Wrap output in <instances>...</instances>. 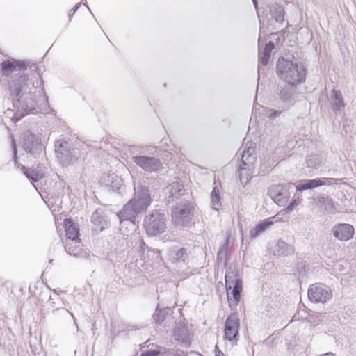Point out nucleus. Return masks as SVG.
Masks as SVG:
<instances>
[{
  "instance_id": "obj_1",
  "label": "nucleus",
  "mask_w": 356,
  "mask_h": 356,
  "mask_svg": "<svg viewBox=\"0 0 356 356\" xmlns=\"http://www.w3.org/2000/svg\"><path fill=\"white\" fill-rule=\"evenodd\" d=\"M33 74H24L13 78L9 83L10 95L15 97L17 108L24 112H30L35 108L36 101L33 92L34 89Z\"/></svg>"
},
{
  "instance_id": "obj_2",
  "label": "nucleus",
  "mask_w": 356,
  "mask_h": 356,
  "mask_svg": "<svg viewBox=\"0 0 356 356\" xmlns=\"http://www.w3.org/2000/svg\"><path fill=\"white\" fill-rule=\"evenodd\" d=\"M277 70L278 76L286 83L297 84L305 79V69L296 60L290 61L280 58L277 61Z\"/></svg>"
},
{
  "instance_id": "obj_3",
  "label": "nucleus",
  "mask_w": 356,
  "mask_h": 356,
  "mask_svg": "<svg viewBox=\"0 0 356 356\" xmlns=\"http://www.w3.org/2000/svg\"><path fill=\"white\" fill-rule=\"evenodd\" d=\"M165 215L159 210L150 211L144 218V227L148 236H154L165 232L166 226Z\"/></svg>"
},
{
  "instance_id": "obj_4",
  "label": "nucleus",
  "mask_w": 356,
  "mask_h": 356,
  "mask_svg": "<svg viewBox=\"0 0 356 356\" xmlns=\"http://www.w3.org/2000/svg\"><path fill=\"white\" fill-rule=\"evenodd\" d=\"M149 207V204L132 197L118 213L120 224L128 222L134 225L136 216L145 212Z\"/></svg>"
},
{
  "instance_id": "obj_5",
  "label": "nucleus",
  "mask_w": 356,
  "mask_h": 356,
  "mask_svg": "<svg viewBox=\"0 0 356 356\" xmlns=\"http://www.w3.org/2000/svg\"><path fill=\"white\" fill-rule=\"evenodd\" d=\"M236 277V274L231 269L227 270L225 274V287L227 299L230 305H232V302H234V306L238 305L243 289V280Z\"/></svg>"
},
{
  "instance_id": "obj_6",
  "label": "nucleus",
  "mask_w": 356,
  "mask_h": 356,
  "mask_svg": "<svg viewBox=\"0 0 356 356\" xmlns=\"http://www.w3.org/2000/svg\"><path fill=\"white\" fill-rule=\"evenodd\" d=\"M193 206L186 200L181 201L171 211L172 223L177 227L188 225L192 219Z\"/></svg>"
},
{
  "instance_id": "obj_7",
  "label": "nucleus",
  "mask_w": 356,
  "mask_h": 356,
  "mask_svg": "<svg viewBox=\"0 0 356 356\" xmlns=\"http://www.w3.org/2000/svg\"><path fill=\"white\" fill-rule=\"evenodd\" d=\"M19 146L26 153L35 157L41 154L44 149L41 136L29 131H26L22 134Z\"/></svg>"
},
{
  "instance_id": "obj_8",
  "label": "nucleus",
  "mask_w": 356,
  "mask_h": 356,
  "mask_svg": "<svg viewBox=\"0 0 356 356\" xmlns=\"http://www.w3.org/2000/svg\"><path fill=\"white\" fill-rule=\"evenodd\" d=\"M56 154L64 165L72 164L78 158L79 151L77 149H71L67 141H56L54 144Z\"/></svg>"
},
{
  "instance_id": "obj_9",
  "label": "nucleus",
  "mask_w": 356,
  "mask_h": 356,
  "mask_svg": "<svg viewBox=\"0 0 356 356\" xmlns=\"http://www.w3.org/2000/svg\"><path fill=\"white\" fill-rule=\"evenodd\" d=\"M308 298L312 302L325 303L332 298V291L327 285L312 284L308 289Z\"/></svg>"
},
{
  "instance_id": "obj_10",
  "label": "nucleus",
  "mask_w": 356,
  "mask_h": 356,
  "mask_svg": "<svg viewBox=\"0 0 356 356\" xmlns=\"http://www.w3.org/2000/svg\"><path fill=\"white\" fill-rule=\"evenodd\" d=\"M132 160L138 166L147 172H158L163 168L161 160L154 156H134Z\"/></svg>"
},
{
  "instance_id": "obj_11",
  "label": "nucleus",
  "mask_w": 356,
  "mask_h": 356,
  "mask_svg": "<svg viewBox=\"0 0 356 356\" xmlns=\"http://www.w3.org/2000/svg\"><path fill=\"white\" fill-rule=\"evenodd\" d=\"M268 194L279 206L284 205L291 197L289 186L284 184L271 186L268 189Z\"/></svg>"
},
{
  "instance_id": "obj_12",
  "label": "nucleus",
  "mask_w": 356,
  "mask_h": 356,
  "mask_svg": "<svg viewBox=\"0 0 356 356\" xmlns=\"http://www.w3.org/2000/svg\"><path fill=\"white\" fill-rule=\"evenodd\" d=\"M354 227L347 223H339L333 226L332 233L334 238L340 241H348L350 240L354 234Z\"/></svg>"
},
{
  "instance_id": "obj_13",
  "label": "nucleus",
  "mask_w": 356,
  "mask_h": 356,
  "mask_svg": "<svg viewBox=\"0 0 356 356\" xmlns=\"http://www.w3.org/2000/svg\"><path fill=\"white\" fill-rule=\"evenodd\" d=\"M2 74L5 76H10L15 72L25 71L27 69L26 63L23 61L15 59L3 60L1 64Z\"/></svg>"
},
{
  "instance_id": "obj_14",
  "label": "nucleus",
  "mask_w": 356,
  "mask_h": 356,
  "mask_svg": "<svg viewBox=\"0 0 356 356\" xmlns=\"http://www.w3.org/2000/svg\"><path fill=\"white\" fill-rule=\"evenodd\" d=\"M239 322L237 317L234 315H230L225 321V336L228 341L235 339L238 332Z\"/></svg>"
},
{
  "instance_id": "obj_15",
  "label": "nucleus",
  "mask_w": 356,
  "mask_h": 356,
  "mask_svg": "<svg viewBox=\"0 0 356 356\" xmlns=\"http://www.w3.org/2000/svg\"><path fill=\"white\" fill-rule=\"evenodd\" d=\"M174 334L175 339L179 341L181 346L189 347L191 345V334L187 325L184 323H178L175 330Z\"/></svg>"
},
{
  "instance_id": "obj_16",
  "label": "nucleus",
  "mask_w": 356,
  "mask_h": 356,
  "mask_svg": "<svg viewBox=\"0 0 356 356\" xmlns=\"http://www.w3.org/2000/svg\"><path fill=\"white\" fill-rule=\"evenodd\" d=\"M188 258V253L185 248H172L168 252V259L177 266L185 264Z\"/></svg>"
},
{
  "instance_id": "obj_17",
  "label": "nucleus",
  "mask_w": 356,
  "mask_h": 356,
  "mask_svg": "<svg viewBox=\"0 0 356 356\" xmlns=\"http://www.w3.org/2000/svg\"><path fill=\"white\" fill-rule=\"evenodd\" d=\"M134 198L141 200L149 205L151 204L152 197L147 186L141 181H138L137 183L134 182Z\"/></svg>"
},
{
  "instance_id": "obj_18",
  "label": "nucleus",
  "mask_w": 356,
  "mask_h": 356,
  "mask_svg": "<svg viewBox=\"0 0 356 356\" xmlns=\"http://www.w3.org/2000/svg\"><path fill=\"white\" fill-rule=\"evenodd\" d=\"M296 85L283 82L278 86L277 94L282 102H288L292 100L296 92Z\"/></svg>"
},
{
  "instance_id": "obj_19",
  "label": "nucleus",
  "mask_w": 356,
  "mask_h": 356,
  "mask_svg": "<svg viewBox=\"0 0 356 356\" xmlns=\"http://www.w3.org/2000/svg\"><path fill=\"white\" fill-rule=\"evenodd\" d=\"M264 46V51L262 55H259V67H258V73L259 74L261 72V65L265 66L268 64V60L270 56V52L274 49V44L270 41L268 44H264L261 41V38L259 36L258 40V49L259 51H261V47Z\"/></svg>"
},
{
  "instance_id": "obj_20",
  "label": "nucleus",
  "mask_w": 356,
  "mask_h": 356,
  "mask_svg": "<svg viewBox=\"0 0 356 356\" xmlns=\"http://www.w3.org/2000/svg\"><path fill=\"white\" fill-rule=\"evenodd\" d=\"M254 144L251 142L247 143L244 147V150L241 156V163L243 165L252 167L256 160Z\"/></svg>"
},
{
  "instance_id": "obj_21",
  "label": "nucleus",
  "mask_w": 356,
  "mask_h": 356,
  "mask_svg": "<svg viewBox=\"0 0 356 356\" xmlns=\"http://www.w3.org/2000/svg\"><path fill=\"white\" fill-rule=\"evenodd\" d=\"M327 161L326 155L324 154H312L305 159L306 167L317 170L324 166Z\"/></svg>"
},
{
  "instance_id": "obj_22",
  "label": "nucleus",
  "mask_w": 356,
  "mask_h": 356,
  "mask_svg": "<svg viewBox=\"0 0 356 356\" xmlns=\"http://www.w3.org/2000/svg\"><path fill=\"white\" fill-rule=\"evenodd\" d=\"M64 225L66 232L67 239L72 241V243H80L79 230L75 223L70 219H65Z\"/></svg>"
},
{
  "instance_id": "obj_23",
  "label": "nucleus",
  "mask_w": 356,
  "mask_h": 356,
  "mask_svg": "<svg viewBox=\"0 0 356 356\" xmlns=\"http://www.w3.org/2000/svg\"><path fill=\"white\" fill-rule=\"evenodd\" d=\"M184 192V186L181 183H180L178 179H176L175 181H172V183L167 186L165 188V195H168V198H176L182 195Z\"/></svg>"
},
{
  "instance_id": "obj_24",
  "label": "nucleus",
  "mask_w": 356,
  "mask_h": 356,
  "mask_svg": "<svg viewBox=\"0 0 356 356\" xmlns=\"http://www.w3.org/2000/svg\"><path fill=\"white\" fill-rule=\"evenodd\" d=\"M101 181L106 186L110 187L113 191L118 190L122 185V180L115 174L109 173L104 175Z\"/></svg>"
},
{
  "instance_id": "obj_25",
  "label": "nucleus",
  "mask_w": 356,
  "mask_h": 356,
  "mask_svg": "<svg viewBox=\"0 0 356 356\" xmlns=\"http://www.w3.org/2000/svg\"><path fill=\"white\" fill-rule=\"evenodd\" d=\"M91 221L100 231H102L108 225V222L101 209H97L92 213Z\"/></svg>"
},
{
  "instance_id": "obj_26",
  "label": "nucleus",
  "mask_w": 356,
  "mask_h": 356,
  "mask_svg": "<svg viewBox=\"0 0 356 356\" xmlns=\"http://www.w3.org/2000/svg\"><path fill=\"white\" fill-rule=\"evenodd\" d=\"M332 108L334 111H341L345 107L343 98L339 91L333 90L330 95Z\"/></svg>"
},
{
  "instance_id": "obj_27",
  "label": "nucleus",
  "mask_w": 356,
  "mask_h": 356,
  "mask_svg": "<svg viewBox=\"0 0 356 356\" xmlns=\"http://www.w3.org/2000/svg\"><path fill=\"white\" fill-rule=\"evenodd\" d=\"M273 224V222L270 220V218L262 220L261 222H259L250 229V237L252 238L257 237L263 232H264L267 229H268Z\"/></svg>"
},
{
  "instance_id": "obj_28",
  "label": "nucleus",
  "mask_w": 356,
  "mask_h": 356,
  "mask_svg": "<svg viewBox=\"0 0 356 356\" xmlns=\"http://www.w3.org/2000/svg\"><path fill=\"white\" fill-rule=\"evenodd\" d=\"M316 206L324 211L332 213L334 210L333 202L328 197L318 195L316 198Z\"/></svg>"
},
{
  "instance_id": "obj_29",
  "label": "nucleus",
  "mask_w": 356,
  "mask_h": 356,
  "mask_svg": "<svg viewBox=\"0 0 356 356\" xmlns=\"http://www.w3.org/2000/svg\"><path fill=\"white\" fill-rule=\"evenodd\" d=\"M270 13L271 17L279 24H282L284 21V10L277 4H273L270 7Z\"/></svg>"
},
{
  "instance_id": "obj_30",
  "label": "nucleus",
  "mask_w": 356,
  "mask_h": 356,
  "mask_svg": "<svg viewBox=\"0 0 356 356\" xmlns=\"http://www.w3.org/2000/svg\"><path fill=\"white\" fill-rule=\"evenodd\" d=\"M254 169V165L252 167L240 165L238 168L239 179L241 184H245L251 177L252 170Z\"/></svg>"
},
{
  "instance_id": "obj_31",
  "label": "nucleus",
  "mask_w": 356,
  "mask_h": 356,
  "mask_svg": "<svg viewBox=\"0 0 356 356\" xmlns=\"http://www.w3.org/2000/svg\"><path fill=\"white\" fill-rule=\"evenodd\" d=\"M22 172L31 182H37L42 177V174L40 172L24 165L22 166Z\"/></svg>"
},
{
  "instance_id": "obj_32",
  "label": "nucleus",
  "mask_w": 356,
  "mask_h": 356,
  "mask_svg": "<svg viewBox=\"0 0 356 356\" xmlns=\"http://www.w3.org/2000/svg\"><path fill=\"white\" fill-rule=\"evenodd\" d=\"M221 197L220 195V189L218 186H214L211 194V207L216 211H218L221 207Z\"/></svg>"
},
{
  "instance_id": "obj_33",
  "label": "nucleus",
  "mask_w": 356,
  "mask_h": 356,
  "mask_svg": "<svg viewBox=\"0 0 356 356\" xmlns=\"http://www.w3.org/2000/svg\"><path fill=\"white\" fill-rule=\"evenodd\" d=\"M320 181L317 179V178L314 179H307L300 182L298 185H297L296 190L302 191L304 190L312 189L320 186Z\"/></svg>"
},
{
  "instance_id": "obj_34",
  "label": "nucleus",
  "mask_w": 356,
  "mask_h": 356,
  "mask_svg": "<svg viewBox=\"0 0 356 356\" xmlns=\"http://www.w3.org/2000/svg\"><path fill=\"white\" fill-rule=\"evenodd\" d=\"M169 312H170V309L169 307L163 309H159L157 307L156 309L155 314L152 316L154 322L157 325H161L165 319Z\"/></svg>"
},
{
  "instance_id": "obj_35",
  "label": "nucleus",
  "mask_w": 356,
  "mask_h": 356,
  "mask_svg": "<svg viewBox=\"0 0 356 356\" xmlns=\"http://www.w3.org/2000/svg\"><path fill=\"white\" fill-rule=\"evenodd\" d=\"M276 247L278 255L291 254L293 252V247L282 240H278Z\"/></svg>"
},
{
  "instance_id": "obj_36",
  "label": "nucleus",
  "mask_w": 356,
  "mask_h": 356,
  "mask_svg": "<svg viewBox=\"0 0 356 356\" xmlns=\"http://www.w3.org/2000/svg\"><path fill=\"white\" fill-rule=\"evenodd\" d=\"M76 243H72V241H68L65 245V250L66 252L75 257H79L81 255L79 246L76 245Z\"/></svg>"
},
{
  "instance_id": "obj_37",
  "label": "nucleus",
  "mask_w": 356,
  "mask_h": 356,
  "mask_svg": "<svg viewBox=\"0 0 356 356\" xmlns=\"http://www.w3.org/2000/svg\"><path fill=\"white\" fill-rule=\"evenodd\" d=\"M264 110L265 111V115L270 118H275V117L279 116L282 113L281 111L273 110L268 108H265Z\"/></svg>"
},
{
  "instance_id": "obj_38",
  "label": "nucleus",
  "mask_w": 356,
  "mask_h": 356,
  "mask_svg": "<svg viewBox=\"0 0 356 356\" xmlns=\"http://www.w3.org/2000/svg\"><path fill=\"white\" fill-rule=\"evenodd\" d=\"M320 181V186H325V185H332L334 183L335 179L334 178H327V177H323V178H317Z\"/></svg>"
},
{
  "instance_id": "obj_39",
  "label": "nucleus",
  "mask_w": 356,
  "mask_h": 356,
  "mask_svg": "<svg viewBox=\"0 0 356 356\" xmlns=\"http://www.w3.org/2000/svg\"><path fill=\"white\" fill-rule=\"evenodd\" d=\"M299 204H300V200H292L286 208L287 211H291Z\"/></svg>"
},
{
  "instance_id": "obj_40",
  "label": "nucleus",
  "mask_w": 356,
  "mask_h": 356,
  "mask_svg": "<svg viewBox=\"0 0 356 356\" xmlns=\"http://www.w3.org/2000/svg\"><path fill=\"white\" fill-rule=\"evenodd\" d=\"M12 147H13V154H14V161L16 163L17 159V150L15 140L14 138L12 139Z\"/></svg>"
},
{
  "instance_id": "obj_41",
  "label": "nucleus",
  "mask_w": 356,
  "mask_h": 356,
  "mask_svg": "<svg viewBox=\"0 0 356 356\" xmlns=\"http://www.w3.org/2000/svg\"><path fill=\"white\" fill-rule=\"evenodd\" d=\"M81 6L80 3H76L68 14L69 20L71 21L72 16L76 12Z\"/></svg>"
},
{
  "instance_id": "obj_42",
  "label": "nucleus",
  "mask_w": 356,
  "mask_h": 356,
  "mask_svg": "<svg viewBox=\"0 0 356 356\" xmlns=\"http://www.w3.org/2000/svg\"><path fill=\"white\" fill-rule=\"evenodd\" d=\"M159 352L156 350H148L141 354V356H156Z\"/></svg>"
},
{
  "instance_id": "obj_43",
  "label": "nucleus",
  "mask_w": 356,
  "mask_h": 356,
  "mask_svg": "<svg viewBox=\"0 0 356 356\" xmlns=\"http://www.w3.org/2000/svg\"><path fill=\"white\" fill-rule=\"evenodd\" d=\"M215 354L216 356H225V354L218 349V346H215Z\"/></svg>"
},
{
  "instance_id": "obj_44",
  "label": "nucleus",
  "mask_w": 356,
  "mask_h": 356,
  "mask_svg": "<svg viewBox=\"0 0 356 356\" xmlns=\"http://www.w3.org/2000/svg\"><path fill=\"white\" fill-rule=\"evenodd\" d=\"M319 356H335V354H334V353H332L331 352H329V353H327L319 355Z\"/></svg>"
},
{
  "instance_id": "obj_45",
  "label": "nucleus",
  "mask_w": 356,
  "mask_h": 356,
  "mask_svg": "<svg viewBox=\"0 0 356 356\" xmlns=\"http://www.w3.org/2000/svg\"><path fill=\"white\" fill-rule=\"evenodd\" d=\"M223 254H224L223 249L222 248V249L219 251V252H218V259H219L220 257L222 259V255H223Z\"/></svg>"
},
{
  "instance_id": "obj_46",
  "label": "nucleus",
  "mask_w": 356,
  "mask_h": 356,
  "mask_svg": "<svg viewBox=\"0 0 356 356\" xmlns=\"http://www.w3.org/2000/svg\"><path fill=\"white\" fill-rule=\"evenodd\" d=\"M67 312L70 314V316H72V318L74 319V324H75L76 325H76V318H74V314H73L72 313L70 312L69 311H67Z\"/></svg>"
},
{
  "instance_id": "obj_47",
  "label": "nucleus",
  "mask_w": 356,
  "mask_h": 356,
  "mask_svg": "<svg viewBox=\"0 0 356 356\" xmlns=\"http://www.w3.org/2000/svg\"><path fill=\"white\" fill-rule=\"evenodd\" d=\"M252 2H253V3H254V5L255 8H257V1H256V0H252Z\"/></svg>"
},
{
  "instance_id": "obj_48",
  "label": "nucleus",
  "mask_w": 356,
  "mask_h": 356,
  "mask_svg": "<svg viewBox=\"0 0 356 356\" xmlns=\"http://www.w3.org/2000/svg\"><path fill=\"white\" fill-rule=\"evenodd\" d=\"M227 243H228V240L227 241L226 244H224V247H225L227 245Z\"/></svg>"
}]
</instances>
